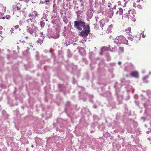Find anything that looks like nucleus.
I'll use <instances>...</instances> for the list:
<instances>
[{
  "mask_svg": "<svg viewBox=\"0 0 151 151\" xmlns=\"http://www.w3.org/2000/svg\"><path fill=\"white\" fill-rule=\"evenodd\" d=\"M74 26L77 29L80 31H81L82 29L81 27L83 28L84 30L82 31L80 34V35L83 37H85L87 36L90 32L89 25H87L85 26V23L83 21H75Z\"/></svg>",
  "mask_w": 151,
  "mask_h": 151,
  "instance_id": "f257e3e1",
  "label": "nucleus"
},
{
  "mask_svg": "<svg viewBox=\"0 0 151 151\" xmlns=\"http://www.w3.org/2000/svg\"><path fill=\"white\" fill-rule=\"evenodd\" d=\"M32 27L34 29V30H33L31 28H29L28 29H27L28 31L32 35H34L35 36H38L39 31L37 29V27L35 26H34L33 27Z\"/></svg>",
  "mask_w": 151,
  "mask_h": 151,
  "instance_id": "f03ea898",
  "label": "nucleus"
},
{
  "mask_svg": "<svg viewBox=\"0 0 151 151\" xmlns=\"http://www.w3.org/2000/svg\"><path fill=\"white\" fill-rule=\"evenodd\" d=\"M38 14L37 11L35 10L32 11L31 13H30L28 15L29 18L27 20V22H29L30 21L32 22V20L34 18L38 16Z\"/></svg>",
  "mask_w": 151,
  "mask_h": 151,
  "instance_id": "7ed1b4c3",
  "label": "nucleus"
},
{
  "mask_svg": "<svg viewBox=\"0 0 151 151\" xmlns=\"http://www.w3.org/2000/svg\"><path fill=\"white\" fill-rule=\"evenodd\" d=\"M119 43L127 44L128 43V40H126L125 38L122 36H120L118 37Z\"/></svg>",
  "mask_w": 151,
  "mask_h": 151,
  "instance_id": "20e7f679",
  "label": "nucleus"
},
{
  "mask_svg": "<svg viewBox=\"0 0 151 151\" xmlns=\"http://www.w3.org/2000/svg\"><path fill=\"white\" fill-rule=\"evenodd\" d=\"M15 9H16L19 12H21L24 9L22 6V4L19 3H18L15 6Z\"/></svg>",
  "mask_w": 151,
  "mask_h": 151,
  "instance_id": "39448f33",
  "label": "nucleus"
},
{
  "mask_svg": "<svg viewBox=\"0 0 151 151\" xmlns=\"http://www.w3.org/2000/svg\"><path fill=\"white\" fill-rule=\"evenodd\" d=\"M128 12L129 16L131 17H134L136 14L135 11L134 9L129 10L128 11Z\"/></svg>",
  "mask_w": 151,
  "mask_h": 151,
  "instance_id": "423d86ee",
  "label": "nucleus"
},
{
  "mask_svg": "<svg viewBox=\"0 0 151 151\" xmlns=\"http://www.w3.org/2000/svg\"><path fill=\"white\" fill-rule=\"evenodd\" d=\"M130 76L132 77L138 78V73L136 71H132L131 73Z\"/></svg>",
  "mask_w": 151,
  "mask_h": 151,
  "instance_id": "0eeeda50",
  "label": "nucleus"
},
{
  "mask_svg": "<svg viewBox=\"0 0 151 151\" xmlns=\"http://www.w3.org/2000/svg\"><path fill=\"white\" fill-rule=\"evenodd\" d=\"M119 11H117L116 13V14H119L120 15H122L123 14V10L122 8H119Z\"/></svg>",
  "mask_w": 151,
  "mask_h": 151,
  "instance_id": "6e6552de",
  "label": "nucleus"
},
{
  "mask_svg": "<svg viewBox=\"0 0 151 151\" xmlns=\"http://www.w3.org/2000/svg\"><path fill=\"white\" fill-rule=\"evenodd\" d=\"M99 22L101 27V28H102L104 26V24H105L104 20L103 19H101L100 21Z\"/></svg>",
  "mask_w": 151,
  "mask_h": 151,
  "instance_id": "1a4fd4ad",
  "label": "nucleus"
},
{
  "mask_svg": "<svg viewBox=\"0 0 151 151\" xmlns=\"http://www.w3.org/2000/svg\"><path fill=\"white\" fill-rule=\"evenodd\" d=\"M148 77V76H144L143 78V82H145V83H147L148 82L147 81H146V79Z\"/></svg>",
  "mask_w": 151,
  "mask_h": 151,
  "instance_id": "9d476101",
  "label": "nucleus"
},
{
  "mask_svg": "<svg viewBox=\"0 0 151 151\" xmlns=\"http://www.w3.org/2000/svg\"><path fill=\"white\" fill-rule=\"evenodd\" d=\"M52 1H55V0H45V2L46 3V4L48 5L49 4V2Z\"/></svg>",
  "mask_w": 151,
  "mask_h": 151,
  "instance_id": "9b49d317",
  "label": "nucleus"
},
{
  "mask_svg": "<svg viewBox=\"0 0 151 151\" xmlns=\"http://www.w3.org/2000/svg\"><path fill=\"white\" fill-rule=\"evenodd\" d=\"M11 17L10 15H6V19H10Z\"/></svg>",
  "mask_w": 151,
  "mask_h": 151,
  "instance_id": "f8f14e48",
  "label": "nucleus"
},
{
  "mask_svg": "<svg viewBox=\"0 0 151 151\" xmlns=\"http://www.w3.org/2000/svg\"><path fill=\"white\" fill-rule=\"evenodd\" d=\"M123 50H124V49L123 47H120L119 48V50L121 52L123 51Z\"/></svg>",
  "mask_w": 151,
  "mask_h": 151,
  "instance_id": "ddd939ff",
  "label": "nucleus"
},
{
  "mask_svg": "<svg viewBox=\"0 0 151 151\" xmlns=\"http://www.w3.org/2000/svg\"><path fill=\"white\" fill-rule=\"evenodd\" d=\"M118 5H122L121 4V2L120 1H118Z\"/></svg>",
  "mask_w": 151,
  "mask_h": 151,
  "instance_id": "4468645a",
  "label": "nucleus"
},
{
  "mask_svg": "<svg viewBox=\"0 0 151 151\" xmlns=\"http://www.w3.org/2000/svg\"><path fill=\"white\" fill-rule=\"evenodd\" d=\"M118 64L119 65H121V63L120 61H119L118 62Z\"/></svg>",
  "mask_w": 151,
  "mask_h": 151,
  "instance_id": "2eb2a0df",
  "label": "nucleus"
},
{
  "mask_svg": "<svg viewBox=\"0 0 151 151\" xmlns=\"http://www.w3.org/2000/svg\"><path fill=\"white\" fill-rule=\"evenodd\" d=\"M137 1L139 2L140 1V0H137Z\"/></svg>",
  "mask_w": 151,
  "mask_h": 151,
  "instance_id": "dca6fc26",
  "label": "nucleus"
},
{
  "mask_svg": "<svg viewBox=\"0 0 151 151\" xmlns=\"http://www.w3.org/2000/svg\"><path fill=\"white\" fill-rule=\"evenodd\" d=\"M126 76L127 77H128L129 76V75H128L127 74L126 75Z\"/></svg>",
  "mask_w": 151,
  "mask_h": 151,
  "instance_id": "f3484780",
  "label": "nucleus"
},
{
  "mask_svg": "<svg viewBox=\"0 0 151 151\" xmlns=\"http://www.w3.org/2000/svg\"><path fill=\"white\" fill-rule=\"evenodd\" d=\"M5 18H6V17H2V19H5Z\"/></svg>",
  "mask_w": 151,
  "mask_h": 151,
  "instance_id": "a211bd4d",
  "label": "nucleus"
},
{
  "mask_svg": "<svg viewBox=\"0 0 151 151\" xmlns=\"http://www.w3.org/2000/svg\"><path fill=\"white\" fill-rule=\"evenodd\" d=\"M31 147H34V146H33V145H32Z\"/></svg>",
  "mask_w": 151,
  "mask_h": 151,
  "instance_id": "6ab92c4d",
  "label": "nucleus"
},
{
  "mask_svg": "<svg viewBox=\"0 0 151 151\" xmlns=\"http://www.w3.org/2000/svg\"><path fill=\"white\" fill-rule=\"evenodd\" d=\"M108 7H110V6L108 5Z\"/></svg>",
  "mask_w": 151,
  "mask_h": 151,
  "instance_id": "aec40b11",
  "label": "nucleus"
},
{
  "mask_svg": "<svg viewBox=\"0 0 151 151\" xmlns=\"http://www.w3.org/2000/svg\"><path fill=\"white\" fill-rule=\"evenodd\" d=\"M26 37L27 38H28V37L27 36V37Z\"/></svg>",
  "mask_w": 151,
  "mask_h": 151,
  "instance_id": "412c9836",
  "label": "nucleus"
}]
</instances>
